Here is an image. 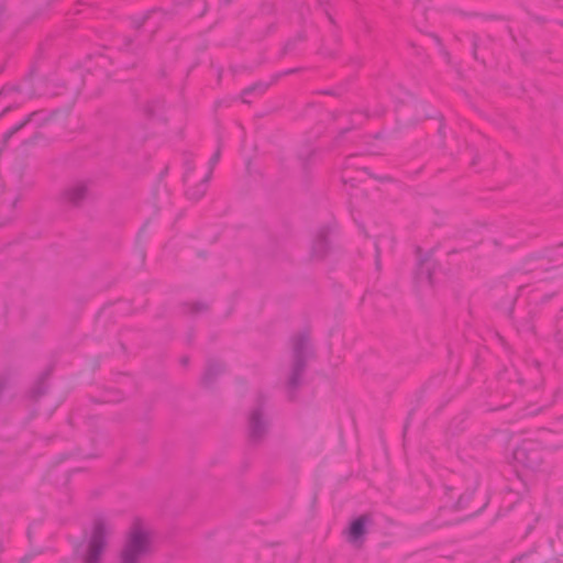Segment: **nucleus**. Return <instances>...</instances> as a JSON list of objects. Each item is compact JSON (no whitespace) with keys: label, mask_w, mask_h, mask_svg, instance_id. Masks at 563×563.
Listing matches in <instances>:
<instances>
[{"label":"nucleus","mask_w":563,"mask_h":563,"mask_svg":"<svg viewBox=\"0 0 563 563\" xmlns=\"http://www.w3.org/2000/svg\"><path fill=\"white\" fill-rule=\"evenodd\" d=\"M154 550L153 536L143 523L134 522L126 533L119 563H143Z\"/></svg>","instance_id":"f257e3e1"},{"label":"nucleus","mask_w":563,"mask_h":563,"mask_svg":"<svg viewBox=\"0 0 563 563\" xmlns=\"http://www.w3.org/2000/svg\"><path fill=\"white\" fill-rule=\"evenodd\" d=\"M109 532L110 527L104 521L95 522L91 534L77 549L80 563H102Z\"/></svg>","instance_id":"f03ea898"},{"label":"nucleus","mask_w":563,"mask_h":563,"mask_svg":"<svg viewBox=\"0 0 563 563\" xmlns=\"http://www.w3.org/2000/svg\"><path fill=\"white\" fill-rule=\"evenodd\" d=\"M512 461L517 467L536 472L540 468L543 454L540 445L531 440H525L512 451Z\"/></svg>","instance_id":"7ed1b4c3"},{"label":"nucleus","mask_w":563,"mask_h":563,"mask_svg":"<svg viewBox=\"0 0 563 563\" xmlns=\"http://www.w3.org/2000/svg\"><path fill=\"white\" fill-rule=\"evenodd\" d=\"M292 344V364L291 373L288 377V385L290 388H295L300 380L303 372L306 361L310 355V341L306 334H299L291 341Z\"/></svg>","instance_id":"20e7f679"},{"label":"nucleus","mask_w":563,"mask_h":563,"mask_svg":"<svg viewBox=\"0 0 563 563\" xmlns=\"http://www.w3.org/2000/svg\"><path fill=\"white\" fill-rule=\"evenodd\" d=\"M219 159V152H217L210 159V167L197 170L196 168L188 169L185 174V183L187 185V195L190 199H200L207 190L208 180L212 174V167Z\"/></svg>","instance_id":"39448f33"},{"label":"nucleus","mask_w":563,"mask_h":563,"mask_svg":"<svg viewBox=\"0 0 563 563\" xmlns=\"http://www.w3.org/2000/svg\"><path fill=\"white\" fill-rule=\"evenodd\" d=\"M369 522L367 516H361L353 520L346 530V540L355 548H361L366 534V525Z\"/></svg>","instance_id":"423d86ee"},{"label":"nucleus","mask_w":563,"mask_h":563,"mask_svg":"<svg viewBox=\"0 0 563 563\" xmlns=\"http://www.w3.org/2000/svg\"><path fill=\"white\" fill-rule=\"evenodd\" d=\"M267 430V421L264 419L262 407L254 408L249 416V432L254 440L261 439Z\"/></svg>","instance_id":"0eeeda50"},{"label":"nucleus","mask_w":563,"mask_h":563,"mask_svg":"<svg viewBox=\"0 0 563 563\" xmlns=\"http://www.w3.org/2000/svg\"><path fill=\"white\" fill-rule=\"evenodd\" d=\"M87 185L82 181H77L68 186L63 192V199L66 202L77 205L87 196Z\"/></svg>","instance_id":"6e6552de"},{"label":"nucleus","mask_w":563,"mask_h":563,"mask_svg":"<svg viewBox=\"0 0 563 563\" xmlns=\"http://www.w3.org/2000/svg\"><path fill=\"white\" fill-rule=\"evenodd\" d=\"M328 241L324 236L316 238L312 246H311V256L316 260L322 258L328 252Z\"/></svg>","instance_id":"1a4fd4ad"},{"label":"nucleus","mask_w":563,"mask_h":563,"mask_svg":"<svg viewBox=\"0 0 563 563\" xmlns=\"http://www.w3.org/2000/svg\"><path fill=\"white\" fill-rule=\"evenodd\" d=\"M417 279L419 283H431V265L428 262H422L417 273Z\"/></svg>","instance_id":"9d476101"},{"label":"nucleus","mask_w":563,"mask_h":563,"mask_svg":"<svg viewBox=\"0 0 563 563\" xmlns=\"http://www.w3.org/2000/svg\"><path fill=\"white\" fill-rule=\"evenodd\" d=\"M26 121L22 122L21 124L14 126L12 130H10L8 133L4 134V139L7 140L8 137H10L13 133H15L18 130H20L24 124H25Z\"/></svg>","instance_id":"9b49d317"}]
</instances>
